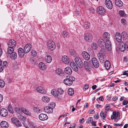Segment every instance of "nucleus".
I'll return each instance as SVG.
<instances>
[{"instance_id": "1", "label": "nucleus", "mask_w": 128, "mask_h": 128, "mask_svg": "<svg viewBox=\"0 0 128 128\" xmlns=\"http://www.w3.org/2000/svg\"><path fill=\"white\" fill-rule=\"evenodd\" d=\"M75 80V78L72 76H67L64 80V83L66 85L70 86L73 83V81Z\"/></svg>"}, {"instance_id": "2", "label": "nucleus", "mask_w": 128, "mask_h": 128, "mask_svg": "<svg viewBox=\"0 0 128 128\" xmlns=\"http://www.w3.org/2000/svg\"><path fill=\"white\" fill-rule=\"evenodd\" d=\"M48 48L51 50H53L56 47L55 43L52 40H48L47 44Z\"/></svg>"}, {"instance_id": "3", "label": "nucleus", "mask_w": 128, "mask_h": 128, "mask_svg": "<svg viewBox=\"0 0 128 128\" xmlns=\"http://www.w3.org/2000/svg\"><path fill=\"white\" fill-rule=\"evenodd\" d=\"M103 51L101 50H100L99 53L97 54L98 56L100 61L102 63H104L105 61V59L103 54Z\"/></svg>"}, {"instance_id": "4", "label": "nucleus", "mask_w": 128, "mask_h": 128, "mask_svg": "<svg viewBox=\"0 0 128 128\" xmlns=\"http://www.w3.org/2000/svg\"><path fill=\"white\" fill-rule=\"evenodd\" d=\"M32 48L31 45L30 44H27L24 48V52L26 54L29 52L30 50Z\"/></svg>"}, {"instance_id": "5", "label": "nucleus", "mask_w": 128, "mask_h": 128, "mask_svg": "<svg viewBox=\"0 0 128 128\" xmlns=\"http://www.w3.org/2000/svg\"><path fill=\"white\" fill-rule=\"evenodd\" d=\"M92 64L94 67L96 68H98L99 67V62L96 58L93 57L92 58Z\"/></svg>"}, {"instance_id": "6", "label": "nucleus", "mask_w": 128, "mask_h": 128, "mask_svg": "<svg viewBox=\"0 0 128 128\" xmlns=\"http://www.w3.org/2000/svg\"><path fill=\"white\" fill-rule=\"evenodd\" d=\"M75 61L79 67L81 68L82 67V62L80 57H76L75 58Z\"/></svg>"}, {"instance_id": "7", "label": "nucleus", "mask_w": 128, "mask_h": 128, "mask_svg": "<svg viewBox=\"0 0 128 128\" xmlns=\"http://www.w3.org/2000/svg\"><path fill=\"white\" fill-rule=\"evenodd\" d=\"M105 3L106 7L108 9H111L112 8V3L111 0H106Z\"/></svg>"}, {"instance_id": "8", "label": "nucleus", "mask_w": 128, "mask_h": 128, "mask_svg": "<svg viewBox=\"0 0 128 128\" xmlns=\"http://www.w3.org/2000/svg\"><path fill=\"white\" fill-rule=\"evenodd\" d=\"M82 55L84 59L86 60H88L90 58V54L86 51H83L82 52Z\"/></svg>"}, {"instance_id": "9", "label": "nucleus", "mask_w": 128, "mask_h": 128, "mask_svg": "<svg viewBox=\"0 0 128 128\" xmlns=\"http://www.w3.org/2000/svg\"><path fill=\"white\" fill-rule=\"evenodd\" d=\"M92 36L90 33H87L85 34L84 39L86 41L89 42L92 40Z\"/></svg>"}, {"instance_id": "10", "label": "nucleus", "mask_w": 128, "mask_h": 128, "mask_svg": "<svg viewBox=\"0 0 128 128\" xmlns=\"http://www.w3.org/2000/svg\"><path fill=\"white\" fill-rule=\"evenodd\" d=\"M12 121L13 123L17 126L20 127L22 126V124L19 120L15 118H12Z\"/></svg>"}, {"instance_id": "11", "label": "nucleus", "mask_w": 128, "mask_h": 128, "mask_svg": "<svg viewBox=\"0 0 128 128\" xmlns=\"http://www.w3.org/2000/svg\"><path fill=\"white\" fill-rule=\"evenodd\" d=\"M98 43L99 46L102 49H104L105 48L104 45L105 42H104V41L103 39H99L98 40Z\"/></svg>"}, {"instance_id": "12", "label": "nucleus", "mask_w": 128, "mask_h": 128, "mask_svg": "<svg viewBox=\"0 0 128 128\" xmlns=\"http://www.w3.org/2000/svg\"><path fill=\"white\" fill-rule=\"evenodd\" d=\"M8 112L6 109L2 108L0 110V114L2 117H6L8 115Z\"/></svg>"}, {"instance_id": "13", "label": "nucleus", "mask_w": 128, "mask_h": 128, "mask_svg": "<svg viewBox=\"0 0 128 128\" xmlns=\"http://www.w3.org/2000/svg\"><path fill=\"white\" fill-rule=\"evenodd\" d=\"M16 43L15 41L14 40H11L8 43V46L14 48L16 46Z\"/></svg>"}, {"instance_id": "14", "label": "nucleus", "mask_w": 128, "mask_h": 128, "mask_svg": "<svg viewBox=\"0 0 128 128\" xmlns=\"http://www.w3.org/2000/svg\"><path fill=\"white\" fill-rule=\"evenodd\" d=\"M103 36L106 42L110 41V34L108 32H104L103 34Z\"/></svg>"}, {"instance_id": "15", "label": "nucleus", "mask_w": 128, "mask_h": 128, "mask_svg": "<svg viewBox=\"0 0 128 128\" xmlns=\"http://www.w3.org/2000/svg\"><path fill=\"white\" fill-rule=\"evenodd\" d=\"M39 119L41 120L44 121L46 120L48 118L47 115L44 114H41L38 116Z\"/></svg>"}, {"instance_id": "16", "label": "nucleus", "mask_w": 128, "mask_h": 128, "mask_svg": "<svg viewBox=\"0 0 128 128\" xmlns=\"http://www.w3.org/2000/svg\"><path fill=\"white\" fill-rule=\"evenodd\" d=\"M104 47L108 50L110 51L112 50L111 45L110 41L106 42Z\"/></svg>"}, {"instance_id": "17", "label": "nucleus", "mask_w": 128, "mask_h": 128, "mask_svg": "<svg viewBox=\"0 0 128 128\" xmlns=\"http://www.w3.org/2000/svg\"><path fill=\"white\" fill-rule=\"evenodd\" d=\"M62 61L65 64H68L69 62V59L66 56L64 55L62 57Z\"/></svg>"}, {"instance_id": "18", "label": "nucleus", "mask_w": 128, "mask_h": 128, "mask_svg": "<svg viewBox=\"0 0 128 128\" xmlns=\"http://www.w3.org/2000/svg\"><path fill=\"white\" fill-rule=\"evenodd\" d=\"M97 10L98 13L100 14H103L106 12L105 9L102 6H100L98 8Z\"/></svg>"}, {"instance_id": "19", "label": "nucleus", "mask_w": 128, "mask_h": 128, "mask_svg": "<svg viewBox=\"0 0 128 128\" xmlns=\"http://www.w3.org/2000/svg\"><path fill=\"white\" fill-rule=\"evenodd\" d=\"M115 38L118 42H120L122 40V37L118 32H116L115 34Z\"/></svg>"}, {"instance_id": "20", "label": "nucleus", "mask_w": 128, "mask_h": 128, "mask_svg": "<svg viewBox=\"0 0 128 128\" xmlns=\"http://www.w3.org/2000/svg\"><path fill=\"white\" fill-rule=\"evenodd\" d=\"M70 66L72 69L75 71L77 72L78 70V68L74 62H71L70 64Z\"/></svg>"}, {"instance_id": "21", "label": "nucleus", "mask_w": 128, "mask_h": 128, "mask_svg": "<svg viewBox=\"0 0 128 128\" xmlns=\"http://www.w3.org/2000/svg\"><path fill=\"white\" fill-rule=\"evenodd\" d=\"M119 48L120 50L122 52H124L126 49L125 44L122 42L121 43L119 46Z\"/></svg>"}, {"instance_id": "22", "label": "nucleus", "mask_w": 128, "mask_h": 128, "mask_svg": "<svg viewBox=\"0 0 128 128\" xmlns=\"http://www.w3.org/2000/svg\"><path fill=\"white\" fill-rule=\"evenodd\" d=\"M18 55L21 57H23L24 55L25 52H24V49L22 48H19L18 50Z\"/></svg>"}, {"instance_id": "23", "label": "nucleus", "mask_w": 128, "mask_h": 128, "mask_svg": "<svg viewBox=\"0 0 128 128\" xmlns=\"http://www.w3.org/2000/svg\"><path fill=\"white\" fill-rule=\"evenodd\" d=\"M0 126L2 128H7L8 126V124L6 121H2L0 123Z\"/></svg>"}, {"instance_id": "24", "label": "nucleus", "mask_w": 128, "mask_h": 128, "mask_svg": "<svg viewBox=\"0 0 128 128\" xmlns=\"http://www.w3.org/2000/svg\"><path fill=\"white\" fill-rule=\"evenodd\" d=\"M37 91L40 93L45 94L46 92V91L41 86L38 87L36 89Z\"/></svg>"}, {"instance_id": "25", "label": "nucleus", "mask_w": 128, "mask_h": 128, "mask_svg": "<svg viewBox=\"0 0 128 128\" xmlns=\"http://www.w3.org/2000/svg\"><path fill=\"white\" fill-rule=\"evenodd\" d=\"M50 106H48L45 107L44 108V111L48 113H52L53 112V110L52 108H50Z\"/></svg>"}, {"instance_id": "26", "label": "nucleus", "mask_w": 128, "mask_h": 128, "mask_svg": "<svg viewBox=\"0 0 128 128\" xmlns=\"http://www.w3.org/2000/svg\"><path fill=\"white\" fill-rule=\"evenodd\" d=\"M64 72L66 74L70 75L72 74V71L70 67H67L65 68Z\"/></svg>"}, {"instance_id": "27", "label": "nucleus", "mask_w": 128, "mask_h": 128, "mask_svg": "<svg viewBox=\"0 0 128 128\" xmlns=\"http://www.w3.org/2000/svg\"><path fill=\"white\" fill-rule=\"evenodd\" d=\"M38 66L39 68L42 70H44L46 68V66L43 63L40 62L38 64Z\"/></svg>"}, {"instance_id": "28", "label": "nucleus", "mask_w": 128, "mask_h": 128, "mask_svg": "<svg viewBox=\"0 0 128 128\" xmlns=\"http://www.w3.org/2000/svg\"><path fill=\"white\" fill-rule=\"evenodd\" d=\"M22 111L24 114L28 115L30 116L31 115V113L29 111L24 108H22L21 109Z\"/></svg>"}, {"instance_id": "29", "label": "nucleus", "mask_w": 128, "mask_h": 128, "mask_svg": "<svg viewBox=\"0 0 128 128\" xmlns=\"http://www.w3.org/2000/svg\"><path fill=\"white\" fill-rule=\"evenodd\" d=\"M110 62L108 60L106 61L104 63V66L107 70H109L110 68Z\"/></svg>"}, {"instance_id": "30", "label": "nucleus", "mask_w": 128, "mask_h": 128, "mask_svg": "<svg viewBox=\"0 0 128 128\" xmlns=\"http://www.w3.org/2000/svg\"><path fill=\"white\" fill-rule=\"evenodd\" d=\"M115 3L116 5L118 7H121L123 5L122 2L120 0H115Z\"/></svg>"}, {"instance_id": "31", "label": "nucleus", "mask_w": 128, "mask_h": 128, "mask_svg": "<svg viewBox=\"0 0 128 128\" xmlns=\"http://www.w3.org/2000/svg\"><path fill=\"white\" fill-rule=\"evenodd\" d=\"M52 59L51 57L50 56H47L45 57L46 62L48 63H50L52 61Z\"/></svg>"}, {"instance_id": "32", "label": "nucleus", "mask_w": 128, "mask_h": 128, "mask_svg": "<svg viewBox=\"0 0 128 128\" xmlns=\"http://www.w3.org/2000/svg\"><path fill=\"white\" fill-rule=\"evenodd\" d=\"M33 109L37 113H40L42 112V110L41 108L36 107H34Z\"/></svg>"}, {"instance_id": "33", "label": "nucleus", "mask_w": 128, "mask_h": 128, "mask_svg": "<svg viewBox=\"0 0 128 128\" xmlns=\"http://www.w3.org/2000/svg\"><path fill=\"white\" fill-rule=\"evenodd\" d=\"M42 100L43 102H48L50 101V98L46 96H43Z\"/></svg>"}, {"instance_id": "34", "label": "nucleus", "mask_w": 128, "mask_h": 128, "mask_svg": "<svg viewBox=\"0 0 128 128\" xmlns=\"http://www.w3.org/2000/svg\"><path fill=\"white\" fill-rule=\"evenodd\" d=\"M68 93L70 96H72L74 94V90L72 88H70L68 89Z\"/></svg>"}, {"instance_id": "35", "label": "nucleus", "mask_w": 128, "mask_h": 128, "mask_svg": "<svg viewBox=\"0 0 128 128\" xmlns=\"http://www.w3.org/2000/svg\"><path fill=\"white\" fill-rule=\"evenodd\" d=\"M120 112H117L116 111H114L112 112V115L114 116L115 118H118V117L119 118L120 117Z\"/></svg>"}, {"instance_id": "36", "label": "nucleus", "mask_w": 128, "mask_h": 128, "mask_svg": "<svg viewBox=\"0 0 128 128\" xmlns=\"http://www.w3.org/2000/svg\"><path fill=\"white\" fill-rule=\"evenodd\" d=\"M121 36L124 38V39L125 40L128 38V35L126 32H123L121 34Z\"/></svg>"}, {"instance_id": "37", "label": "nucleus", "mask_w": 128, "mask_h": 128, "mask_svg": "<svg viewBox=\"0 0 128 128\" xmlns=\"http://www.w3.org/2000/svg\"><path fill=\"white\" fill-rule=\"evenodd\" d=\"M14 49L13 48L8 46V54H11L14 52Z\"/></svg>"}, {"instance_id": "38", "label": "nucleus", "mask_w": 128, "mask_h": 128, "mask_svg": "<svg viewBox=\"0 0 128 128\" xmlns=\"http://www.w3.org/2000/svg\"><path fill=\"white\" fill-rule=\"evenodd\" d=\"M84 27L85 28L88 29L90 27V24L87 22H84Z\"/></svg>"}, {"instance_id": "39", "label": "nucleus", "mask_w": 128, "mask_h": 128, "mask_svg": "<svg viewBox=\"0 0 128 128\" xmlns=\"http://www.w3.org/2000/svg\"><path fill=\"white\" fill-rule=\"evenodd\" d=\"M10 56L12 60L16 58L17 57L16 53L15 52H14Z\"/></svg>"}, {"instance_id": "40", "label": "nucleus", "mask_w": 128, "mask_h": 128, "mask_svg": "<svg viewBox=\"0 0 128 128\" xmlns=\"http://www.w3.org/2000/svg\"><path fill=\"white\" fill-rule=\"evenodd\" d=\"M84 66L88 70L90 67V65L87 62L85 61L84 62Z\"/></svg>"}, {"instance_id": "41", "label": "nucleus", "mask_w": 128, "mask_h": 128, "mask_svg": "<svg viewBox=\"0 0 128 128\" xmlns=\"http://www.w3.org/2000/svg\"><path fill=\"white\" fill-rule=\"evenodd\" d=\"M9 112L12 114H13L14 113V110H13L12 106L10 105H9L8 108Z\"/></svg>"}, {"instance_id": "42", "label": "nucleus", "mask_w": 128, "mask_h": 128, "mask_svg": "<svg viewBox=\"0 0 128 128\" xmlns=\"http://www.w3.org/2000/svg\"><path fill=\"white\" fill-rule=\"evenodd\" d=\"M18 119L21 120L23 121L24 122L26 120V118L25 116H22L21 115H19L18 116Z\"/></svg>"}, {"instance_id": "43", "label": "nucleus", "mask_w": 128, "mask_h": 128, "mask_svg": "<svg viewBox=\"0 0 128 128\" xmlns=\"http://www.w3.org/2000/svg\"><path fill=\"white\" fill-rule=\"evenodd\" d=\"M51 94L55 96H58V93L56 92L55 90L52 89L51 92Z\"/></svg>"}, {"instance_id": "44", "label": "nucleus", "mask_w": 128, "mask_h": 128, "mask_svg": "<svg viewBox=\"0 0 128 128\" xmlns=\"http://www.w3.org/2000/svg\"><path fill=\"white\" fill-rule=\"evenodd\" d=\"M69 52L70 54L72 56H75L76 55V51L72 49H70V50Z\"/></svg>"}, {"instance_id": "45", "label": "nucleus", "mask_w": 128, "mask_h": 128, "mask_svg": "<svg viewBox=\"0 0 128 128\" xmlns=\"http://www.w3.org/2000/svg\"><path fill=\"white\" fill-rule=\"evenodd\" d=\"M98 46L96 44L93 43L91 45V48L94 50H95L97 48Z\"/></svg>"}, {"instance_id": "46", "label": "nucleus", "mask_w": 128, "mask_h": 128, "mask_svg": "<svg viewBox=\"0 0 128 128\" xmlns=\"http://www.w3.org/2000/svg\"><path fill=\"white\" fill-rule=\"evenodd\" d=\"M2 61L0 59V72H1L4 69V66L2 64Z\"/></svg>"}, {"instance_id": "47", "label": "nucleus", "mask_w": 128, "mask_h": 128, "mask_svg": "<svg viewBox=\"0 0 128 128\" xmlns=\"http://www.w3.org/2000/svg\"><path fill=\"white\" fill-rule=\"evenodd\" d=\"M68 33L66 31H63L62 32V35L64 38L66 37L68 34Z\"/></svg>"}, {"instance_id": "48", "label": "nucleus", "mask_w": 128, "mask_h": 128, "mask_svg": "<svg viewBox=\"0 0 128 128\" xmlns=\"http://www.w3.org/2000/svg\"><path fill=\"white\" fill-rule=\"evenodd\" d=\"M56 72L58 74L60 75L61 74H62V70L60 69H57L56 70Z\"/></svg>"}, {"instance_id": "49", "label": "nucleus", "mask_w": 128, "mask_h": 128, "mask_svg": "<svg viewBox=\"0 0 128 128\" xmlns=\"http://www.w3.org/2000/svg\"><path fill=\"white\" fill-rule=\"evenodd\" d=\"M31 54L34 56H36L37 55L36 51L34 50H32L31 52Z\"/></svg>"}, {"instance_id": "50", "label": "nucleus", "mask_w": 128, "mask_h": 128, "mask_svg": "<svg viewBox=\"0 0 128 128\" xmlns=\"http://www.w3.org/2000/svg\"><path fill=\"white\" fill-rule=\"evenodd\" d=\"M58 92L60 94H62L64 93V91L61 88H58L57 90Z\"/></svg>"}, {"instance_id": "51", "label": "nucleus", "mask_w": 128, "mask_h": 128, "mask_svg": "<svg viewBox=\"0 0 128 128\" xmlns=\"http://www.w3.org/2000/svg\"><path fill=\"white\" fill-rule=\"evenodd\" d=\"M5 86V83L2 80H0V86L1 87H3Z\"/></svg>"}, {"instance_id": "52", "label": "nucleus", "mask_w": 128, "mask_h": 128, "mask_svg": "<svg viewBox=\"0 0 128 128\" xmlns=\"http://www.w3.org/2000/svg\"><path fill=\"white\" fill-rule=\"evenodd\" d=\"M56 104L54 102H51L50 103V104L49 105V106H50V108H52V109H53V108L55 107V106Z\"/></svg>"}, {"instance_id": "53", "label": "nucleus", "mask_w": 128, "mask_h": 128, "mask_svg": "<svg viewBox=\"0 0 128 128\" xmlns=\"http://www.w3.org/2000/svg\"><path fill=\"white\" fill-rule=\"evenodd\" d=\"M119 14L120 16L123 17L124 16V12L122 10L120 11L119 12Z\"/></svg>"}, {"instance_id": "54", "label": "nucleus", "mask_w": 128, "mask_h": 128, "mask_svg": "<svg viewBox=\"0 0 128 128\" xmlns=\"http://www.w3.org/2000/svg\"><path fill=\"white\" fill-rule=\"evenodd\" d=\"M121 21L122 24L124 25H126V21L124 18H122L121 20Z\"/></svg>"}, {"instance_id": "55", "label": "nucleus", "mask_w": 128, "mask_h": 128, "mask_svg": "<svg viewBox=\"0 0 128 128\" xmlns=\"http://www.w3.org/2000/svg\"><path fill=\"white\" fill-rule=\"evenodd\" d=\"M100 116L103 119H104L106 117V115L104 116V112L103 111H102L100 114Z\"/></svg>"}, {"instance_id": "56", "label": "nucleus", "mask_w": 128, "mask_h": 128, "mask_svg": "<svg viewBox=\"0 0 128 128\" xmlns=\"http://www.w3.org/2000/svg\"><path fill=\"white\" fill-rule=\"evenodd\" d=\"M15 111L18 113H20V109L18 107H16L15 108Z\"/></svg>"}, {"instance_id": "57", "label": "nucleus", "mask_w": 128, "mask_h": 128, "mask_svg": "<svg viewBox=\"0 0 128 128\" xmlns=\"http://www.w3.org/2000/svg\"><path fill=\"white\" fill-rule=\"evenodd\" d=\"M110 108V106H106V110L104 112L105 113H106L108 112L109 109Z\"/></svg>"}, {"instance_id": "58", "label": "nucleus", "mask_w": 128, "mask_h": 128, "mask_svg": "<svg viewBox=\"0 0 128 128\" xmlns=\"http://www.w3.org/2000/svg\"><path fill=\"white\" fill-rule=\"evenodd\" d=\"M92 117H89L87 119V123L90 124V123L92 122Z\"/></svg>"}, {"instance_id": "59", "label": "nucleus", "mask_w": 128, "mask_h": 128, "mask_svg": "<svg viewBox=\"0 0 128 128\" xmlns=\"http://www.w3.org/2000/svg\"><path fill=\"white\" fill-rule=\"evenodd\" d=\"M128 70L126 71H124L123 72V74H122L123 75H126L127 76H128Z\"/></svg>"}, {"instance_id": "60", "label": "nucleus", "mask_w": 128, "mask_h": 128, "mask_svg": "<svg viewBox=\"0 0 128 128\" xmlns=\"http://www.w3.org/2000/svg\"><path fill=\"white\" fill-rule=\"evenodd\" d=\"M89 85L88 84H86L85 85L84 88L86 90H87L89 88Z\"/></svg>"}, {"instance_id": "61", "label": "nucleus", "mask_w": 128, "mask_h": 128, "mask_svg": "<svg viewBox=\"0 0 128 128\" xmlns=\"http://www.w3.org/2000/svg\"><path fill=\"white\" fill-rule=\"evenodd\" d=\"M84 118H82L80 119V124H82L84 123Z\"/></svg>"}, {"instance_id": "62", "label": "nucleus", "mask_w": 128, "mask_h": 128, "mask_svg": "<svg viewBox=\"0 0 128 128\" xmlns=\"http://www.w3.org/2000/svg\"><path fill=\"white\" fill-rule=\"evenodd\" d=\"M7 64V62L6 61H4L3 62V66H4V68L6 67Z\"/></svg>"}, {"instance_id": "63", "label": "nucleus", "mask_w": 128, "mask_h": 128, "mask_svg": "<svg viewBox=\"0 0 128 128\" xmlns=\"http://www.w3.org/2000/svg\"><path fill=\"white\" fill-rule=\"evenodd\" d=\"M90 12L92 13H93L94 12L95 10L93 8H90Z\"/></svg>"}, {"instance_id": "64", "label": "nucleus", "mask_w": 128, "mask_h": 128, "mask_svg": "<svg viewBox=\"0 0 128 128\" xmlns=\"http://www.w3.org/2000/svg\"><path fill=\"white\" fill-rule=\"evenodd\" d=\"M125 46L126 50H128V42H127L125 43Z\"/></svg>"}]
</instances>
